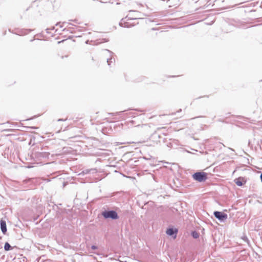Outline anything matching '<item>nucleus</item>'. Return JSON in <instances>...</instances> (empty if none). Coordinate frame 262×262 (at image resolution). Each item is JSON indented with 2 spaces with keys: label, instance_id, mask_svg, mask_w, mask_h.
<instances>
[{
  "label": "nucleus",
  "instance_id": "obj_15",
  "mask_svg": "<svg viewBox=\"0 0 262 262\" xmlns=\"http://www.w3.org/2000/svg\"><path fill=\"white\" fill-rule=\"evenodd\" d=\"M85 173H89L91 172H92V173H94V172H96V169H87V170H85Z\"/></svg>",
  "mask_w": 262,
  "mask_h": 262
},
{
  "label": "nucleus",
  "instance_id": "obj_1",
  "mask_svg": "<svg viewBox=\"0 0 262 262\" xmlns=\"http://www.w3.org/2000/svg\"><path fill=\"white\" fill-rule=\"evenodd\" d=\"M102 214L105 219H112L113 220H116L119 218L117 212L114 210H105L102 212Z\"/></svg>",
  "mask_w": 262,
  "mask_h": 262
},
{
  "label": "nucleus",
  "instance_id": "obj_12",
  "mask_svg": "<svg viewBox=\"0 0 262 262\" xmlns=\"http://www.w3.org/2000/svg\"><path fill=\"white\" fill-rule=\"evenodd\" d=\"M128 115L132 117H135L136 116L138 115V113L136 112H130L128 113Z\"/></svg>",
  "mask_w": 262,
  "mask_h": 262
},
{
  "label": "nucleus",
  "instance_id": "obj_21",
  "mask_svg": "<svg viewBox=\"0 0 262 262\" xmlns=\"http://www.w3.org/2000/svg\"><path fill=\"white\" fill-rule=\"evenodd\" d=\"M31 181V179H28V180H25V181H24V182H27L28 181Z\"/></svg>",
  "mask_w": 262,
  "mask_h": 262
},
{
  "label": "nucleus",
  "instance_id": "obj_4",
  "mask_svg": "<svg viewBox=\"0 0 262 262\" xmlns=\"http://www.w3.org/2000/svg\"><path fill=\"white\" fill-rule=\"evenodd\" d=\"M69 26L67 28H64L62 30L63 31H69L71 33H74L77 31H80V27L73 25L71 23H68Z\"/></svg>",
  "mask_w": 262,
  "mask_h": 262
},
{
  "label": "nucleus",
  "instance_id": "obj_6",
  "mask_svg": "<svg viewBox=\"0 0 262 262\" xmlns=\"http://www.w3.org/2000/svg\"><path fill=\"white\" fill-rule=\"evenodd\" d=\"M31 30H18L16 32V34L19 35H24L27 34L29 32H31Z\"/></svg>",
  "mask_w": 262,
  "mask_h": 262
},
{
  "label": "nucleus",
  "instance_id": "obj_16",
  "mask_svg": "<svg viewBox=\"0 0 262 262\" xmlns=\"http://www.w3.org/2000/svg\"><path fill=\"white\" fill-rule=\"evenodd\" d=\"M54 29H55V27H52V28H47V29H46V32H47V33H50V31H50V30H54Z\"/></svg>",
  "mask_w": 262,
  "mask_h": 262
},
{
  "label": "nucleus",
  "instance_id": "obj_10",
  "mask_svg": "<svg viewBox=\"0 0 262 262\" xmlns=\"http://www.w3.org/2000/svg\"><path fill=\"white\" fill-rule=\"evenodd\" d=\"M126 123L128 127H131L133 126H139V124H136V121L134 120H129L126 122Z\"/></svg>",
  "mask_w": 262,
  "mask_h": 262
},
{
  "label": "nucleus",
  "instance_id": "obj_3",
  "mask_svg": "<svg viewBox=\"0 0 262 262\" xmlns=\"http://www.w3.org/2000/svg\"><path fill=\"white\" fill-rule=\"evenodd\" d=\"M213 214L221 222L225 221L228 217L227 214L220 211H214Z\"/></svg>",
  "mask_w": 262,
  "mask_h": 262
},
{
  "label": "nucleus",
  "instance_id": "obj_24",
  "mask_svg": "<svg viewBox=\"0 0 262 262\" xmlns=\"http://www.w3.org/2000/svg\"><path fill=\"white\" fill-rule=\"evenodd\" d=\"M88 41H89V40H87V41L85 42V43H88Z\"/></svg>",
  "mask_w": 262,
  "mask_h": 262
},
{
  "label": "nucleus",
  "instance_id": "obj_5",
  "mask_svg": "<svg viewBox=\"0 0 262 262\" xmlns=\"http://www.w3.org/2000/svg\"><path fill=\"white\" fill-rule=\"evenodd\" d=\"M126 19V17L125 18H122L119 23V25L120 26L124 28H130L133 26V25H132L130 23L127 22Z\"/></svg>",
  "mask_w": 262,
  "mask_h": 262
},
{
  "label": "nucleus",
  "instance_id": "obj_11",
  "mask_svg": "<svg viewBox=\"0 0 262 262\" xmlns=\"http://www.w3.org/2000/svg\"><path fill=\"white\" fill-rule=\"evenodd\" d=\"M0 226L1 229H7L6 223L5 221L1 220L0 221Z\"/></svg>",
  "mask_w": 262,
  "mask_h": 262
},
{
  "label": "nucleus",
  "instance_id": "obj_23",
  "mask_svg": "<svg viewBox=\"0 0 262 262\" xmlns=\"http://www.w3.org/2000/svg\"><path fill=\"white\" fill-rule=\"evenodd\" d=\"M7 231V230H2L4 234H5V233H6V231Z\"/></svg>",
  "mask_w": 262,
  "mask_h": 262
},
{
  "label": "nucleus",
  "instance_id": "obj_17",
  "mask_svg": "<svg viewBox=\"0 0 262 262\" xmlns=\"http://www.w3.org/2000/svg\"><path fill=\"white\" fill-rule=\"evenodd\" d=\"M56 26H59L60 28H62L63 26L62 25H60V23H57L56 24Z\"/></svg>",
  "mask_w": 262,
  "mask_h": 262
},
{
  "label": "nucleus",
  "instance_id": "obj_2",
  "mask_svg": "<svg viewBox=\"0 0 262 262\" xmlns=\"http://www.w3.org/2000/svg\"><path fill=\"white\" fill-rule=\"evenodd\" d=\"M194 180L202 182L207 179V173L204 172H196L192 175Z\"/></svg>",
  "mask_w": 262,
  "mask_h": 262
},
{
  "label": "nucleus",
  "instance_id": "obj_20",
  "mask_svg": "<svg viewBox=\"0 0 262 262\" xmlns=\"http://www.w3.org/2000/svg\"><path fill=\"white\" fill-rule=\"evenodd\" d=\"M92 249H93V250H95L97 249V247L95 246H92Z\"/></svg>",
  "mask_w": 262,
  "mask_h": 262
},
{
  "label": "nucleus",
  "instance_id": "obj_8",
  "mask_svg": "<svg viewBox=\"0 0 262 262\" xmlns=\"http://www.w3.org/2000/svg\"><path fill=\"white\" fill-rule=\"evenodd\" d=\"M243 179L242 178H238L237 179H236L234 180V182L238 186H243L245 183V181L244 182V183L243 182Z\"/></svg>",
  "mask_w": 262,
  "mask_h": 262
},
{
  "label": "nucleus",
  "instance_id": "obj_22",
  "mask_svg": "<svg viewBox=\"0 0 262 262\" xmlns=\"http://www.w3.org/2000/svg\"><path fill=\"white\" fill-rule=\"evenodd\" d=\"M260 180L262 182V173H261L260 176Z\"/></svg>",
  "mask_w": 262,
  "mask_h": 262
},
{
  "label": "nucleus",
  "instance_id": "obj_18",
  "mask_svg": "<svg viewBox=\"0 0 262 262\" xmlns=\"http://www.w3.org/2000/svg\"><path fill=\"white\" fill-rule=\"evenodd\" d=\"M167 229H169V230H171V229H177V228H173V227H168Z\"/></svg>",
  "mask_w": 262,
  "mask_h": 262
},
{
  "label": "nucleus",
  "instance_id": "obj_14",
  "mask_svg": "<svg viewBox=\"0 0 262 262\" xmlns=\"http://www.w3.org/2000/svg\"><path fill=\"white\" fill-rule=\"evenodd\" d=\"M10 248H11V246L10 245V244L8 243H6L5 244L4 248H5V250H6V251L9 250L10 249Z\"/></svg>",
  "mask_w": 262,
  "mask_h": 262
},
{
  "label": "nucleus",
  "instance_id": "obj_13",
  "mask_svg": "<svg viewBox=\"0 0 262 262\" xmlns=\"http://www.w3.org/2000/svg\"><path fill=\"white\" fill-rule=\"evenodd\" d=\"M192 235L194 238H197L199 237V233L196 231H194L192 232Z\"/></svg>",
  "mask_w": 262,
  "mask_h": 262
},
{
  "label": "nucleus",
  "instance_id": "obj_19",
  "mask_svg": "<svg viewBox=\"0 0 262 262\" xmlns=\"http://www.w3.org/2000/svg\"><path fill=\"white\" fill-rule=\"evenodd\" d=\"M67 120V119H59L58 120V121H66Z\"/></svg>",
  "mask_w": 262,
  "mask_h": 262
},
{
  "label": "nucleus",
  "instance_id": "obj_9",
  "mask_svg": "<svg viewBox=\"0 0 262 262\" xmlns=\"http://www.w3.org/2000/svg\"><path fill=\"white\" fill-rule=\"evenodd\" d=\"M106 51H107L110 54V55L111 56V58L107 59V64L108 66H110L111 63H112L114 61H115V59L112 57V56L114 54V53L112 51H111L108 50H106Z\"/></svg>",
  "mask_w": 262,
  "mask_h": 262
},
{
  "label": "nucleus",
  "instance_id": "obj_7",
  "mask_svg": "<svg viewBox=\"0 0 262 262\" xmlns=\"http://www.w3.org/2000/svg\"><path fill=\"white\" fill-rule=\"evenodd\" d=\"M178 230H166V234L169 236H172L173 238H176Z\"/></svg>",
  "mask_w": 262,
  "mask_h": 262
}]
</instances>
